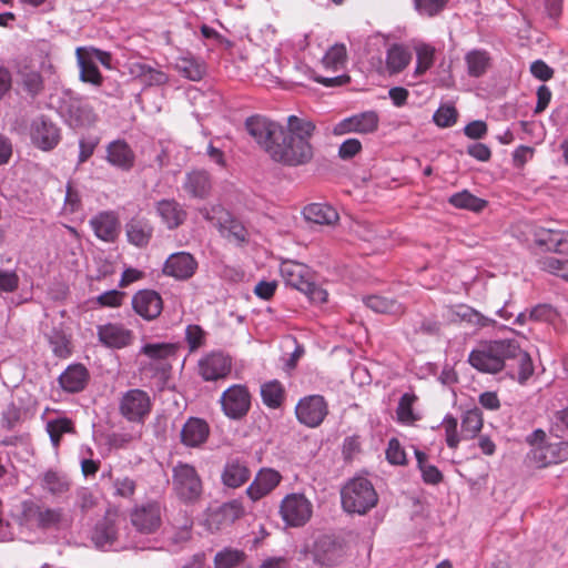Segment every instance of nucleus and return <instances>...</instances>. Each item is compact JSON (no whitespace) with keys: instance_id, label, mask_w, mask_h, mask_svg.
Listing matches in <instances>:
<instances>
[{"instance_id":"obj_1","label":"nucleus","mask_w":568,"mask_h":568,"mask_svg":"<svg viewBox=\"0 0 568 568\" xmlns=\"http://www.w3.org/2000/svg\"><path fill=\"white\" fill-rule=\"evenodd\" d=\"M315 131V124L296 115L287 119V130L282 129L273 146L268 148V155L276 162L296 166L310 162L313 158V148L310 143Z\"/></svg>"},{"instance_id":"obj_2","label":"nucleus","mask_w":568,"mask_h":568,"mask_svg":"<svg viewBox=\"0 0 568 568\" xmlns=\"http://www.w3.org/2000/svg\"><path fill=\"white\" fill-rule=\"evenodd\" d=\"M516 352L518 343L515 339L486 341L470 352L468 363L481 373L496 374L507 367Z\"/></svg>"},{"instance_id":"obj_3","label":"nucleus","mask_w":568,"mask_h":568,"mask_svg":"<svg viewBox=\"0 0 568 568\" xmlns=\"http://www.w3.org/2000/svg\"><path fill=\"white\" fill-rule=\"evenodd\" d=\"M527 440L531 446L528 457L536 467L542 468L568 459V442L547 438L541 429H536Z\"/></svg>"},{"instance_id":"obj_4","label":"nucleus","mask_w":568,"mask_h":568,"mask_svg":"<svg viewBox=\"0 0 568 568\" xmlns=\"http://www.w3.org/2000/svg\"><path fill=\"white\" fill-rule=\"evenodd\" d=\"M342 507L349 514L364 515L376 506L378 497L372 483L364 477L351 479L341 491Z\"/></svg>"},{"instance_id":"obj_5","label":"nucleus","mask_w":568,"mask_h":568,"mask_svg":"<svg viewBox=\"0 0 568 568\" xmlns=\"http://www.w3.org/2000/svg\"><path fill=\"white\" fill-rule=\"evenodd\" d=\"M200 214L232 243L236 245L248 244V232L245 226L222 205L215 204L202 207Z\"/></svg>"},{"instance_id":"obj_6","label":"nucleus","mask_w":568,"mask_h":568,"mask_svg":"<svg viewBox=\"0 0 568 568\" xmlns=\"http://www.w3.org/2000/svg\"><path fill=\"white\" fill-rule=\"evenodd\" d=\"M172 487L176 497L186 504L199 500L203 491L202 480L196 469L184 463L173 467Z\"/></svg>"},{"instance_id":"obj_7","label":"nucleus","mask_w":568,"mask_h":568,"mask_svg":"<svg viewBox=\"0 0 568 568\" xmlns=\"http://www.w3.org/2000/svg\"><path fill=\"white\" fill-rule=\"evenodd\" d=\"M140 353L146 357V361L140 363V371L153 377L169 371L170 359L175 355L176 346L171 343L145 344Z\"/></svg>"},{"instance_id":"obj_8","label":"nucleus","mask_w":568,"mask_h":568,"mask_svg":"<svg viewBox=\"0 0 568 568\" xmlns=\"http://www.w3.org/2000/svg\"><path fill=\"white\" fill-rule=\"evenodd\" d=\"M280 514L287 526L301 527L311 519L313 504L303 494H288L281 503Z\"/></svg>"},{"instance_id":"obj_9","label":"nucleus","mask_w":568,"mask_h":568,"mask_svg":"<svg viewBox=\"0 0 568 568\" xmlns=\"http://www.w3.org/2000/svg\"><path fill=\"white\" fill-rule=\"evenodd\" d=\"M151 407L149 393L139 388L125 392L119 403L120 414L132 423H143L149 416Z\"/></svg>"},{"instance_id":"obj_10","label":"nucleus","mask_w":568,"mask_h":568,"mask_svg":"<svg viewBox=\"0 0 568 568\" xmlns=\"http://www.w3.org/2000/svg\"><path fill=\"white\" fill-rule=\"evenodd\" d=\"M245 129L268 154V148L273 146L277 136H281L283 126L263 115L255 114L246 119Z\"/></svg>"},{"instance_id":"obj_11","label":"nucleus","mask_w":568,"mask_h":568,"mask_svg":"<svg viewBox=\"0 0 568 568\" xmlns=\"http://www.w3.org/2000/svg\"><path fill=\"white\" fill-rule=\"evenodd\" d=\"M295 414L301 424L307 427H317L328 414V406L323 396L310 395L298 400Z\"/></svg>"},{"instance_id":"obj_12","label":"nucleus","mask_w":568,"mask_h":568,"mask_svg":"<svg viewBox=\"0 0 568 568\" xmlns=\"http://www.w3.org/2000/svg\"><path fill=\"white\" fill-rule=\"evenodd\" d=\"M379 116L376 111H365L343 119L333 128V134H371L377 131Z\"/></svg>"},{"instance_id":"obj_13","label":"nucleus","mask_w":568,"mask_h":568,"mask_svg":"<svg viewBox=\"0 0 568 568\" xmlns=\"http://www.w3.org/2000/svg\"><path fill=\"white\" fill-rule=\"evenodd\" d=\"M221 405L224 414L233 419L246 415L251 407V395L243 385H232L223 392Z\"/></svg>"},{"instance_id":"obj_14","label":"nucleus","mask_w":568,"mask_h":568,"mask_svg":"<svg viewBox=\"0 0 568 568\" xmlns=\"http://www.w3.org/2000/svg\"><path fill=\"white\" fill-rule=\"evenodd\" d=\"M23 518L30 526L50 528L58 526L62 520V511L53 508H42L32 501L22 505Z\"/></svg>"},{"instance_id":"obj_15","label":"nucleus","mask_w":568,"mask_h":568,"mask_svg":"<svg viewBox=\"0 0 568 568\" xmlns=\"http://www.w3.org/2000/svg\"><path fill=\"white\" fill-rule=\"evenodd\" d=\"M231 367L232 361L229 356L220 352H213L200 359L199 374L205 381H217L226 377Z\"/></svg>"},{"instance_id":"obj_16","label":"nucleus","mask_w":568,"mask_h":568,"mask_svg":"<svg viewBox=\"0 0 568 568\" xmlns=\"http://www.w3.org/2000/svg\"><path fill=\"white\" fill-rule=\"evenodd\" d=\"M105 151L108 163L121 171L129 172L135 165V153L125 140L110 142Z\"/></svg>"},{"instance_id":"obj_17","label":"nucleus","mask_w":568,"mask_h":568,"mask_svg":"<svg viewBox=\"0 0 568 568\" xmlns=\"http://www.w3.org/2000/svg\"><path fill=\"white\" fill-rule=\"evenodd\" d=\"M133 526L143 534L155 531L161 525V506L159 503H148L133 510L131 515Z\"/></svg>"},{"instance_id":"obj_18","label":"nucleus","mask_w":568,"mask_h":568,"mask_svg":"<svg viewBox=\"0 0 568 568\" xmlns=\"http://www.w3.org/2000/svg\"><path fill=\"white\" fill-rule=\"evenodd\" d=\"M197 267L195 258L185 251H179L171 254L165 261L164 274L178 280L191 277Z\"/></svg>"},{"instance_id":"obj_19","label":"nucleus","mask_w":568,"mask_h":568,"mask_svg":"<svg viewBox=\"0 0 568 568\" xmlns=\"http://www.w3.org/2000/svg\"><path fill=\"white\" fill-rule=\"evenodd\" d=\"M92 540L98 548L120 550L126 548L124 544L118 540V520L108 515L103 523L97 525Z\"/></svg>"},{"instance_id":"obj_20","label":"nucleus","mask_w":568,"mask_h":568,"mask_svg":"<svg viewBox=\"0 0 568 568\" xmlns=\"http://www.w3.org/2000/svg\"><path fill=\"white\" fill-rule=\"evenodd\" d=\"M91 229L97 237L104 242H114L120 233L119 216L113 211H103L90 220Z\"/></svg>"},{"instance_id":"obj_21","label":"nucleus","mask_w":568,"mask_h":568,"mask_svg":"<svg viewBox=\"0 0 568 568\" xmlns=\"http://www.w3.org/2000/svg\"><path fill=\"white\" fill-rule=\"evenodd\" d=\"M99 341L110 348H123L132 343L133 334L124 325L106 323L98 326Z\"/></svg>"},{"instance_id":"obj_22","label":"nucleus","mask_w":568,"mask_h":568,"mask_svg":"<svg viewBox=\"0 0 568 568\" xmlns=\"http://www.w3.org/2000/svg\"><path fill=\"white\" fill-rule=\"evenodd\" d=\"M281 479L282 476L277 470L263 468L247 487L246 494L252 500H258L270 494L280 484Z\"/></svg>"},{"instance_id":"obj_23","label":"nucleus","mask_w":568,"mask_h":568,"mask_svg":"<svg viewBox=\"0 0 568 568\" xmlns=\"http://www.w3.org/2000/svg\"><path fill=\"white\" fill-rule=\"evenodd\" d=\"M280 273L286 284L298 291L307 288L306 283L312 278L310 267L292 260L281 262Z\"/></svg>"},{"instance_id":"obj_24","label":"nucleus","mask_w":568,"mask_h":568,"mask_svg":"<svg viewBox=\"0 0 568 568\" xmlns=\"http://www.w3.org/2000/svg\"><path fill=\"white\" fill-rule=\"evenodd\" d=\"M134 311L145 320H153L161 314L163 304L161 296L149 290L138 292L132 300Z\"/></svg>"},{"instance_id":"obj_25","label":"nucleus","mask_w":568,"mask_h":568,"mask_svg":"<svg viewBox=\"0 0 568 568\" xmlns=\"http://www.w3.org/2000/svg\"><path fill=\"white\" fill-rule=\"evenodd\" d=\"M31 139L39 149L50 151L59 143V129L53 123L41 119L32 124Z\"/></svg>"},{"instance_id":"obj_26","label":"nucleus","mask_w":568,"mask_h":568,"mask_svg":"<svg viewBox=\"0 0 568 568\" xmlns=\"http://www.w3.org/2000/svg\"><path fill=\"white\" fill-rule=\"evenodd\" d=\"M413 59L412 51L403 43H392L385 55V68L389 75L402 73Z\"/></svg>"},{"instance_id":"obj_27","label":"nucleus","mask_w":568,"mask_h":568,"mask_svg":"<svg viewBox=\"0 0 568 568\" xmlns=\"http://www.w3.org/2000/svg\"><path fill=\"white\" fill-rule=\"evenodd\" d=\"M174 69L190 81H201L206 74V63L191 52L176 58Z\"/></svg>"},{"instance_id":"obj_28","label":"nucleus","mask_w":568,"mask_h":568,"mask_svg":"<svg viewBox=\"0 0 568 568\" xmlns=\"http://www.w3.org/2000/svg\"><path fill=\"white\" fill-rule=\"evenodd\" d=\"M155 210L162 222L169 229H176L184 223L187 213L175 200H161L156 203Z\"/></svg>"},{"instance_id":"obj_29","label":"nucleus","mask_w":568,"mask_h":568,"mask_svg":"<svg viewBox=\"0 0 568 568\" xmlns=\"http://www.w3.org/2000/svg\"><path fill=\"white\" fill-rule=\"evenodd\" d=\"M342 556V547L329 537H322L314 545V561L322 566H334L341 560Z\"/></svg>"},{"instance_id":"obj_30","label":"nucleus","mask_w":568,"mask_h":568,"mask_svg":"<svg viewBox=\"0 0 568 568\" xmlns=\"http://www.w3.org/2000/svg\"><path fill=\"white\" fill-rule=\"evenodd\" d=\"M212 189V183L207 172L194 170L185 175L183 190L194 199H206Z\"/></svg>"},{"instance_id":"obj_31","label":"nucleus","mask_w":568,"mask_h":568,"mask_svg":"<svg viewBox=\"0 0 568 568\" xmlns=\"http://www.w3.org/2000/svg\"><path fill=\"white\" fill-rule=\"evenodd\" d=\"M449 315L453 321H460L475 328H484L495 324V320L489 318L475 308L459 304L449 308Z\"/></svg>"},{"instance_id":"obj_32","label":"nucleus","mask_w":568,"mask_h":568,"mask_svg":"<svg viewBox=\"0 0 568 568\" xmlns=\"http://www.w3.org/2000/svg\"><path fill=\"white\" fill-rule=\"evenodd\" d=\"M209 425L200 418H190L181 430V439L185 446L199 447L204 444L209 437Z\"/></svg>"},{"instance_id":"obj_33","label":"nucleus","mask_w":568,"mask_h":568,"mask_svg":"<svg viewBox=\"0 0 568 568\" xmlns=\"http://www.w3.org/2000/svg\"><path fill=\"white\" fill-rule=\"evenodd\" d=\"M303 215L307 222L318 224V225H335L339 215L337 211L325 203H312L304 207Z\"/></svg>"},{"instance_id":"obj_34","label":"nucleus","mask_w":568,"mask_h":568,"mask_svg":"<svg viewBox=\"0 0 568 568\" xmlns=\"http://www.w3.org/2000/svg\"><path fill=\"white\" fill-rule=\"evenodd\" d=\"M251 473L244 462L239 458L229 459L223 468L222 483L230 488H237L250 479Z\"/></svg>"},{"instance_id":"obj_35","label":"nucleus","mask_w":568,"mask_h":568,"mask_svg":"<svg viewBox=\"0 0 568 568\" xmlns=\"http://www.w3.org/2000/svg\"><path fill=\"white\" fill-rule=\"evenodd\" d=\"M125 233L130 244L142 247L150 243L153 226L145 219L133 217L125 224Z\"/></svg>"},{"instance_id":"obj_36","label":"nucleus","mask_w":568,"mask_h":568,"mask_svg":"<svg viewBox=\"0 0 568 568\" xmlns=\"http://www.w3.org/2000/svg\"><path fill=\"white\" fill-rule=\"evenodd\" d=\"M77 58L80 67V80L82 82L91 83L94 87H101L103 83V77L93 61L91 53L83 48H78Z\"/></svg>"},{"instance_id":"obj_37","label":"nucleus","mask_w":568,"mask_h":568,"mask_svg":"<svg viewBox=\"0 0 568 568\" xmlns=\"http://www.w3.org/2000/svg\"><path fill=\"white\" fill-rule=\"evenodd\" d=\"M88 382V371L82 365H70L59 377L61 387L69 393H78Z\"/></svg>"},{"instance_id":"obj_38","label":"nucleus","mask_w":568,"mask_h":568,"mask_svg":"<svg viewBox=\"0 0 568 568\" xmlns=\"http://www.w3.org/2000/svg\"><path fill=\"white\" fill-rule=\"evenodd\" d=\"M18 85L30 97L39 95L44 89V80L42 74L28 65L18 70Z\"/></svg>"},{"instance_id":"obj_39","label":"nucleus","mask_w":568,"mask_h":568,"mask_svg":"<svg viewBox=\"0 0 568 568\" xmlns=\"http://www.w3.org/2000/svg\"><path fill=\"white\" fill-rule=\"evenodd\" d=\"M513 376H516L520 384H525L529 377L534 374L532 361L528 353L524 352L518 345V352H516L507 362V367Z\"/></svg>"},{"instance_id":"obj_40","label":"nucleus","mask_w":568,"mask_h":568,"mask_svg":"<svg viewBox=\"0 0 568 568\" xmlns=\"http://www.w3.org/2000/svg\"><path fill=\"white\" fill-rule=\"evenodd\" d=\"M535 243L546 248H557L562 245L568 246V232L540 227L535 232Z\"/></svg>"},{"instance_id":"obj_41","label":"nucleus","mask_w":568,"mask_h":568,"mask_svg":"<svg viewBox=\"0 0 568 568\" xmlns=\"http://www.w3.org/2000/svg\"><path fill=\"white\" fill-rule=\"evenodd\" d=\"M367 307L376 313L398 315L404 312L400 303L379 295H372L364 300Z\"/></svg>"},{"instance_id":"obj_42","label":"nucleus","mask_w":568,"mask_h":568,"mask_svg":"<svg viewBox=\"0 0 568 568\" xmlns=\"http://www.w3.org/2000/svg\"><path fill=\"white\" fill-rule=\"evenodd\" d=\"M347 61V50L345 44L335 43L332 45L322 59V64L327 70L337 71L345 67Z\"/></svg>"},{"instance_id":"obj_43","label":"nucleus","mask_w":568,"mask_h":568,"mask_svg":"<svg viewBox=\"0 0 568 568\" xmlns=\"http://www.w3.org/2000/svg\"><path fill=\"white\" fill-rule=\"evenodd\" d=\"M416 67L414 77L419 78L425 74L435 62V48L430 44L422 43L415 48Z\"/></svg>"},{"instance_id":"obj_44","label":"nucleus","mask_w":568,"mask_h":568,"mask_svg":"<svg viewBox=\"0 0 568 568\" xmlns=\"http://www.w3.org/2000/svg\"><path fill=\"white\" fill-rule=\"evenodd\" d=\"M449 203L457 209H466L473 212H480L487 205L485 200L473 195L466 190L453 194L449 197Z\"/></svg>"},{"instance_id":"obj_45","label":"nucleus","mask_w":568,"mask_h":568,"mask_svg":"<svg viewBox=\"0 0 568 568\" xmlns=\"http://www.w3.org/2000/svg\"><path fill=\"white\" fill-rule=\"evenodd\" d=\"M468 73L471 77H481L488 69L489 55L486 51L473 50L466 54Z\"/></svg>"},{"instance_id":"obj_46","label":"nucleus","mask_w":568,"mask_h":568,"mask_svg":"<svg viewBox=\"0 0 568 568\" xmlns=\"http://www.w3.org/2000/svg\"><path fill=\"white\" fill-rule=\"evenodd\" d=\"M261 396L266 406L277 408L283 402L284 388L280 382L271 381L261 386Z\"/></svg>"},{"instance_id":"obj_47","label":"nucleus","mask_w":568,"mask_h":568,"mask_svg":"<svg viewBox=\"0 0 568 568\" xmlns=\"http://www.w3.org/2000/svg\"><path fill=\"white\" fill-rule=\"evenodd\" d=\"M41 486L52 495H62L69 490V480L64 475L47 471L42 477Z\"/></svg>"},{"instance_id":"obj_48","label":"nucleus","mask_w":568,"mask_h":568,"mask_svg":"<svg viewBox=\"0 0 568 568\" xmlns=\"http://www.w3.org/2000/svg\"><path fill=\"white\" fill-rule=\"evenodd\" d=\"M483 427L481 413L478 409L467 410L462 420V434L464 438L475 437Z\"/></svg>"},{"instance_id":"obj_49","label":"nucleus","mask_w":568,"mask_h":568,"mask_svg":"<svg viewBox=\"0 0 568 568\" xmlns=\"http://www.w3.org/2000/svg\"><path fill=\"white\" fill-rule=\"evenodd\" d=\"M245 554L237 549L225 548L215 555V568H234L244 561Z\"/></svg>"},{"instance_id":"obj_50","label":"nucleus","mask_w":568,"mask_h":568,"mask_svg":"<svg viewBox=\"0 0 568 568\" xmlns=\"http://www.w3.org/2000/svg\"><path fill=\"white\" fill-rule=\"evenodd\" d=\"M416 400V396L414 394L405 393L398 403L396 415L398 422L403 424H412L417 419L413 410V405Z\"/></svg>"},{"instance_id":"obj_51","label":"nucleus","mask_w":568,"mask_h":568,"mask_svg":"<svg viewBox=\"0 0 568 568\" xmlns=\"http://www.w3.org/2000/svg\"><path fill=\"white\" fill-rule=\"evenodd\" d=\"M418 467L425 483L436 485L442 481L443 475L437 467L426 463V455L419 450H415Z\"/></svg>"},{"instance_id":"obj_52","label":"nucleus","mask_w":568,"mask_h":568,"mask_svg":"<svg viewBox=\"0 0 568 568\" xmlns=\"http://www.w3.org/2000/svg\"><path fill=\"white\" fill-rule=\"evenodd\" d=\"M559 313L549 304H538L529 310L530 322H540L555 325Z\"/></svg>"},{"instance_id":"obj_53","label":"nucleus","mask_w":568,"mask_h":568,"mask_svg":"<svg viewBox=\"0 0 568 568\" xmlns=\"http://www.w3.org/2000/svg\"><path fill=\"white\" fill-rule=\"evenodd\" d=\"M47 428L53 446L58 447L61 436L72 432V423L68 418H60L49 422Z\"/></svg>"},{"instance_id":"obj_54","label":"nucleus","mask_w":568,"mask_h":568,"mask_svg":"<svg viewBox=\"0 0 568 568\" xmlns=\"http://www.w3.org/2000/svg\"><path fill=\"white\" fill-rule=\"evenodd\" d=\"M457 110L453 105H442L434 113L433 120L439 128H448L456 123L457 121Z\"/></svg>"},{"instance_id":"obj_55","label":"nucleus","mask_w":568,"mask_h":568,"mask_svg":"<svg viewBox=\"0 0 568 568\" xmlns=\"http://www.w3.org/2000/svg\"><path fill=\"white\" fill-rule=\"evenodd\" d=\"M136 69L139 71L140 77L144 79V81L151 85H162L165 84L169 80V77L160 71L151 68L148 64H136Z\"/></svg>"},{"instance_id":"obj_56","label":"nucleus","mask_w":568,"mask_h":568,"mask_svg":"<svg viewBox=\"0 0 568 568\" xmlns=\"http://www.w3.org/2000/svg\"><path fill=\"white\" fill-rule=\"evenodd\" d=\"M542 270L560 276L568 281V260L558 257H546L541 262Z\"/></svg>"},{"instance_id":"obj_57","label":"nucleus","mask_w":568,"mask_h":568,"mask_svg":"<svg viewBox=\"0 0 568 568\" xmlns=\"http://www.w3.org/2000/svg\"><path fill=\"white\" fill-rule=\"evenodd\" d=\"M415 8L420 14L434 17L442 12L448 0H414Z\"/></svg>"},{"instance_id":"obj_58","label":"nucleus","mask_w":568,"mask_h":568,"mask_svg":"<svg viewBox=\"0 0 568 568\" xmlns=\"http://www.w3.org/2000/svg\"><path fill=\"white\" fill-rule=\"evenodd\" d=\"M386 459L392 465H405L406 464V453L400 445L399 440L396 438H392L388 442L386 449Z\"/></svg>"},{"instance_id":"obj_59","label":"nucleus","mask_w":568,"mask_h":568,"mask_svg":"<svg viewBox=\"0 0 568 568\" xmlns=\"http://www.w3.org/2000/svg\"><path fill=\"white\" fill-rule=\"evenodd\" d=\"M445 429L446 443L448 447L456 448L459 444V437L457 434V419L450 415H447L442 423Z\"/></svg>"},{"instance_id":"obj_60","label":"nucleus","mask_w":568,"mask_h":568,"mask_svg":"<svg viewBox=\"0 0 568 568\" xmlns=\"http://www.w3.org/2000/svg\"><path fill=\"white\" fill-rule=\"evenodd\" d=\"M114 495L130 498L135 491V481L129 477H118L113 480Z\"/></svg>"},{"instance_id":"obj_61","label":"nucleus","mask_w":568,"mask_h":568,"mask_svg":"<svg viewBox=\"0 0 568 568\" xmlns=\"http://www.w3.org/2000/svg\"><path fill=\"white\" fill-rule=\"evenodd\" d=\"M124 293L111 290L100 294L95 302L102 307H119L123 302Z\"/></svg>"},{"instance_id":"obj_62","label":"nucleus","mask_w":568,"mask_h":568,"mask_svg":"<svg viewBox=\"0 0 568 568\" xmlns=\"http://www.w3.org/2000/svg\"><path fill=\"white\" fill-rule=\"evenodd\" d=\"M81 195L73 186L72 182H68L64 199V210L74 213L81 209Z\"/></svg>"},{"instance_id":"obj_63","label":"nucleus","mask_w":568,"mask_h":568,"mask_svg":"<svg viewBox=\"0 0 568 568\" xmlns=\"http://www.w3.org/2000/svg\"><path fill=\"white\" fill-rule=\"evenodd\" d=\"M185 335L191 351H194L204 344L205 333L197 325H189L186 327Z\"/></svg>"},{"instance_id":"obj_64","label":"nucleus","mask_w":568,"mask_h":568,"mask_svg":"<svg viewBox=\"0 0 568 568\" xmlns=\"http://www.w3.org/2000/svg\"><path fill=\"white\" fill-rule=\"evenodd\" d=\"M362 151V143L357 139L345 140L338 149V156L342 160H349Z\"/></svg>"}]
</instances>
